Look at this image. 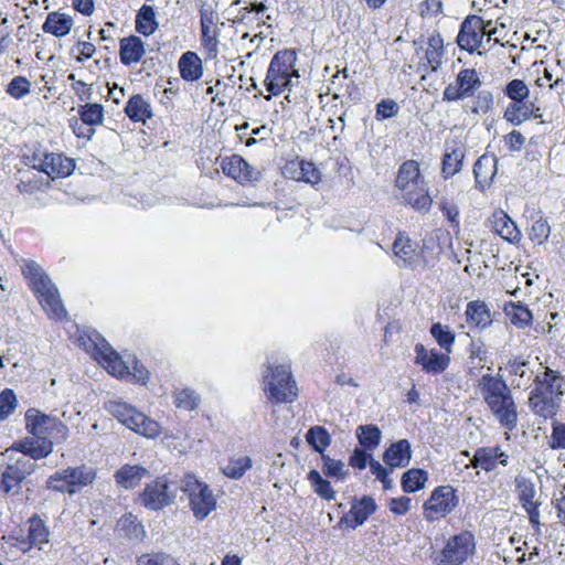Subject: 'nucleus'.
Instances as JSON below:
<instances>
[{"label": "nucleus", "mask_w": 565, "mask_h": 565, "mask_svg": "<svg viewBox=\"0 0 565 565\" xmlns=\"http://www.w3.org/2000/svg\"><path fill=\"white\" fill-rule=\"evenodd\" d=\"M174 397V403L177 407L186 411L195 409L200 403V396L193 390L190 388H183L181 391H178Z\"/></svg>", "instance_id": "46"}, {"label": "nucleus", "mask_w": 565, "mask_h": 565, "mask_svg": "<svg viewBox=\"0 0 565 565\" xmlns=\"http://www.w3.org/2000/svg\"><path fill=\"white\" fill-rule=\"evenodd\" d=\"M412 458L411 444L401 439L390 446L384 452V462L393 470L397 467H406Z\"/></svg>", "instance_id": "25"}, {"label": "nucleus", "mask_w": 565, "mask_h": 565, "mask_svg": "<svg viewBox=\"0 0 565 565\" xmlns=\"http://www.w3.org/2000/svg\"><path fill=\"white\" fill-rule=\"evenodd\" d=\"M138 565H180L170 554L158 552L142 554L137 558Z\"/></svg>", "instance_id": "47"}, {"label": "nucleus", "mask_w": 565, "mask_h": 565, "mask_svg": "<svg viewBox=\"0 0 565 565\" xmlns=\"http://www.w3.org/2000/svg\"><path fill=\"white\" fill-rule=\"evenodd\" d=\"M505 94L509 98L514 100H523L531 97V93L526 84L521 79L511 81L505 87Z\"/></svg>", "instance_id": "52"}, {"label": "nucleus", "mask_w": 565, "mask_h": 565, "mask_svg": "<svg viewBox=\"0 0 565 565\" xmlns=\"http://www.w3.org/2000/svg\"><path fill=\"white\" fill-rule=\"evenodd\" d=\"M12 451H19L23 454V457L35 462L39 459L47 457L53 451V443L51 439L46 438L25 437L13 443L12 446L6 450V454Z\"/></svg>", "instance_id": "17"}, {"label": "nucleus", "mask_w": 565, "mask_h": 565, "mask_svg": "<svg viewBox=\"0 0 565 565\" xmlns=\"http://www.w3.org/2000/svg\"><path fill=\"white\" fill-rule=\"evenodd\" d=\"M72 159L60 153H46L40 163V170L51 178H64L74 170Z\"/></svg>", "instance_id": "23"}, {"label": "nucleus", "mask_w": 565, "mask_h": 565, "mask_svg": "<svg viewBox=\"0 0 565 565\" xmlns=\"http://www.w3.org/2000/svg\"><path fill=\"white\" fill-rule=\"evenodd\" d=\"M31 83L23 76H15L7 87V93L14 98H22L30 93Z\"/></svg>", "instance_id": "53"}, {"label": "nucleus", "mask_w": 565, "mask_h": 565, "mask_svg": "<svg viewBox=\"0 0 565 565\" xmlns=\"http://www.w3.org/2000/svg\"><path fill=\"white\" fill-rule=\"evenodd\" d=\"M515 483L519 500L523 508L539 503V501L535 499L536 491L534 484L530 480L525 479L524 477H518L515 479Z\"/></svg>", "instance_id": "40"}, {"label": "nucleus", "mask_w": 565, "mask_h": 565, "mask_svg": "<svg viewBox=\"0 0 565 565\" xmlns=\"http://www.w3.org/2000/svg\"><path fill=\"white\" fill-rule=\"evenodd\" d=\"M479 390L498 422L508 430H513L518 424V412L507 384L499 377L486 374L479 380Z\"/></svg>", "instance_id": "2"}, {"label": "nucleus", "mask_w": 565, "mask_h": 565, "mask_svg": "<svg viewBox=\"0 0 565 565\" xmlns=\"http://www.w3.org/2000/svg\"><path fill=\"white\" fill-rule=\"evenodd\" d=\"M430 333L440 348L445 349L448 353L451 352L455 335L448 327L443 326L441 323H434L430 328Z\"/></svg>", "instance_id": "43"}, {"label": "nucleus", "mask_w": 565, "mask_h": 565, "mask_svg": "<svg viewBox=\"0 0 565 565\" xmlns=\"http://www.w3.org/2000/svg\"><path fill=\"white\" fill-rule=\"evenodd\" d=\"M95 479L92 468L85 466L70 467L56 471L46 480V487L57 492L74 494L82 488L90 484Z\"/></svg>", "instance_id": "11"}, {"label": "nucleus", "mask_w": 565, "mask_h": 565, "mask_svg": "<svg viewBox=\"0 0 565 565\" xmlns=\"http://www.w3.org/2000/svg\"><path fill=\"white\" fill-rule=\"evenodd\" d=\"M495 161L488 157H480L475 163L473 173L478 182L487 181L488 169L494 168Z\"/></svg>", "instance_id": "58"}, {"label": "nucleus", "mask_w": 565, "mask_h": 565, "mask_svg": "<svg viewBox=\"0 0 565 565\" xmlns=\"http://www.w3.org/2000/svg\"><path fill=\"white\" fill-rule=\"evenodd\" d=\"M149 476V470L140 465H124L114 475L116 484L125 490L135 489Z\"/></svg>", "instance_id": "24"}, {"label": "nucleus", "mask_w": 565, "mask_h": 565, "mask_svg": "<svg viewBox=\"0 0 565 565\" xmlns=\"http://www.w3.org/2000/svg\"><path fill=\"white\" fill-rule=\"evenodd\" d=\"M415 363L430 374L444 372L450 362V358L446 353L438 352L437 350H427L422 343L415 345Z\"/></svg>", "instance_id": "18"}, {"label": "nucleus", "mask_w": 565, "mask_h": 565, "mask_svg": "<svg viewBox=\"0 0 565 565\" xmlns=\"http://www.w3.org/2000/svg\"><path fill=\"white\" fill-rule=\"evenodd\" d=\"M175 499V487L164 477L147 483L139 493L140 502L149 510L158 511L170 505Z\"/></svg>", "instance_id": "13"}, {"label": "nucleus", "mask_w": 565, "mask_h": 565, "mask_svg": "<svg viewBox=\"0 0 565 565\" xmlns=\"http://www.w3.org/2000/svg\"><path fill=\"white\" fill-rule=\"evenodd\" d=\"M492 231L510 243H518L521 239V233L515 223L503 210H495L488 220Z\"/></svg>", "instance_id": "22"}, {"label": "nucleus", "mask_w": 565, "mask_h": 565, "mask_svg": "<svg viewBox=\"0 0 565 565\" xmlns=\"http://www.w3.org/2000/svg\"><path fill=\"white\" fill-rule=\"evenodd\" d=\"M252 467V458L248 456L231 457L227 465L222 467V472L231 479H241Z\"/></svg>", "instance_id": "34"}, {"label": "nucleus", "mask_w": 565, "mask_h": 565, "mask_svg": "<svg viewBox=\"0 0 565 565\" xmlns=\"http://www.w3.org/2000/svg\"><path fill=\"white\" fill-rule=\"evenodd\" d=\"M395 186L401 191L405 203L419 212H428L433 200L427 185L420 175L419 164L415 160L403 162L398 169Z\"/></svg>", "instance_id": "3"}, {"label": "nucleus", "mask_w": 565, "mask_h": 565, "mask_svg": "<svg viewBox=\"0 0 565 565\" xmlns=\"http://www.w3.org/2000/svg\"><path fill=\"white\" fill-rule=\"evenodd\" d=\"M534 384L529 396L531 409L544 418L552 417L565 395V377L558 371L544 366L543 371L535 375Z\"/></svg>", "instance_id": "1"}, {"label": "nucleus", "mask_w": 565, "mask_h": 565, "mask_svg": "<svg viewBox=\"0 0 565 565\" xmlns=\"http://www.w3.org/2000/svg\"><path fill=\"white\" fill-rule=\"evenodd\" d=\"M548 445L552 449H565V424H553V430Z\"/></svg>", "instance_id": "59"}, {"label": "nucleus", "mask_w": 565, "mask_h": 565, "mask_svg": "<svg viewBox=\"0 0 565 565\" xmlns=\"http://www.w3.org/2000/svg\"><path fill=\"white\" fill-rule=\"evenodd\" d=\"M481 85L479 76L473 68L461 70L455 82L446 86L443 98L448 102H455L473 95L475 90Z\"/></svg>", "instance_id": "14"}, {"label": "nucleus", "mask_w": 565, "mask_h": 565, "mask_svg": "<svg viewBox=\"0 0 565 565\" xmlns=\"http://www.w3.org/2000/svg\"><path fill=\"white\" fill-rule=\"evenodd\" d=\"M126 376H131L136 382L145 384L148 380V372L138 361H134L132 370H129V374Z\"/></svg>", "instance_id": "63"}, {"label": "nucleus", "mask_w": 565, "mask_h": 565, "mask_svg": "<svg viewBox=\"0 0 565 565\" xmlns=\"http://www.w3.org/2000/svg\"><path fill=\"white\" fill-rule=\"evenodd\" d=\"M263 390L270 403L294 402L298 396V388L291 376L290 366L269 362L263 374Z\"/></svg>", "instance_id": "5"}, {"label": "nucleus", "mask_w": 565, "mask_h": 565, "mask_svg": "<svg viewBox=\"0 0 565 565\" xmlns=\"http://www.w3.org/2000/svg\"><path fill=\"white\" fill-rule=\"evenodd\" d=\"M22 273L47 315L53 319L64 318L66 310L62 305L57 288L42 268L35 262L30 260L22 267Z\"/></svg>", "instance_id": "4"}, {"label": "nucleus", "mask_w": 565, "mask_h": 565, "mask_svg": "<svg viewBox=\"0 0 565 565\" xmlns=\"http://www.w3.org/2000/svg\"><path fill=\"white\" fill-rule=\"evenodd\" d=\"M463 156V151L460 148L451 150L447 148L441 167L445 178L452 177L461 170Z\"/></svg>", "instance_id": "36"}, {"label": "nucleus", "mask_w": 565, "mask_h": 565, "mask_svg": "<svg viewBox=\"0 0 565 565\" xmlns=\"http://www.w3.org/2000/svg\"><path fill=\"white\" fill-rule=\"evenodd\" d=\"M306 439L319 452H322L331 441L329 433L321 426L311 427L306 435Z\"/></svg>", "instance_id": "41"}, {"label": "nucleus", "mask_w": 565, "mask_h": 565, "mask_svg": "<svg viewBox=\"0 0 565 565\" xmlns=\"http://www.w3.org/2000/svg\"><path fill=\"white\" fill-rule=\"evenodd\" d=\"M202 42L210 55L215 56L217 53V32L216 29H202Z\"/></svg>", "instance_id": "60"}, {"label": "nucleus", "mask_w": 565, "mask_h": 565, "mask_svg": "<svg viewBox=\"0 0 565 565\" xmlns=\"http://www.w3.org/2000/svg\"><path fill=\"white\" fill-rule=\"evenodd\" d=\"M145 52V43L140 38L131 35L120 40L119 56L124 65L139 62Z\"/></svg>", "instance_id": "26"}, {"label": "nucleus", "mask_w": 565, "mask_h": 565, "mask_svg": "<svg viewBox=\"0 0 565 565\" xmlns=\"http://www.w3.org/2000/svg\"><path fill=\"white\" fill-rule=\"evenodd\" d=\"M125 113L131 120L142 122L152 116L150 104L141 95L130 97L125 107Z\"/></svg>", "instance_id": "31"}, {"label": "nucleus", "mask_w": 565, "mask_h": 565, "mask_svg": "<svg viewBox=\"0 0 565 565\" xmlns=\"http://www.w3.org/2000/svg\"><path fill=\"white\" fill-rule=\"evenodd\" d=\"M181 77L185 81H196L202 75V62L194 52H185L179 60Z\"/></svg>", "instance_id": "29"}, {"label": "nucleus", "mask_w": 565, "mask_h": 565, "mask_svg": "<svg viewBox=\"0 0 565 565\" xmlns=\"http://www.w3.org/2000/svg\"><path fill=\"white\" fill-rule=\"evenodd\" d=\"M467 322L477 328L484 329L492 323V316L488 306L480 300L470 301L466 308Z\"/></svg>", "instance_id": "28"}, {"label": "nucleus", "mask_w": 565, "mask_h": 565, "mask_svg": "<svg viewBox=\"0 0 565 565\" xmlns=\"http://www.w3.org/2000/svg\"><path fill=\"white\" fill-rule=\"evenodd\" d=\"M507 143L510 150L519 151L525 142V138L520 131L513 130L507 137Z\"/></svg>", "instance_id": "62"}, {"label": "nucleus", "mask_w": 565, "mask_h": 565, "mask_svg": "<svg viewBox=\"0 0 565 565\" xmlns=\"http://www.w3.org/2000/svg\"><path fill=\"white\" fill-rule=\"evenodd\" d=\"M17 396L12 390H4L0 394V422L7 419L15 409Z\"/></svg>", "instance_id": "50"}, {"label": "nucleus", "mask_w": 565, "mask_h": 565, "mask_svg": "<svg viewBox=\"0 0 565 565\" xmlns=\"http://www.w3.org/2000/svg\"><path fill=\"white\" fill-rule=\"evenodd\" d=\"M493 105V96L489 90H481L473 100L471 111L475 114H487Z\"/></svg>", "instance_id": "55"}, {"label": "nucleus", "mask_w": 565, "mask_h": 565, "mask_svg": "<svg viewBox=\"0 0 565 565\" xmlns=\"http://www.w3.org/2000/svg\"><path fill=\"white\" fill-rule=\"evenodd\" d=\"M308 480L310 481L315 492L322 499H334V491L331 488L330 482L323 479L317 470H311L308 473Z\"/></svg>", "instance_id": "42"}, {"label": "nucleus", "mask_w": 565, "mask_h": 565, "mask_svg": "<svg viewBox=\"0 0 565 565\" xmlns=\"http://www.w3.org/2000/svg\"><path fill=\"white\" fill-rule=\"evenodd\" d=\"M375 510L376 504L374 499L363 497L360 501H355L352 504L350 512L341 518L339 525L355 529L362 525Z\"/></svg>", "instance_id": "20"}, {"label": "nucleus", "mask_w": 565, "mask_h": 565, "mask_svg": "<svg viewBox=\"0 0 565 565\" xmlns=\"http://www.w3.org/2000/svg\"><path fill=\"white\" fill-rule=\"evenodd\" d=\"M551 234V227L546 220L540 217L534 221L530 230V238L532 242L541 245L543 244Z\"/></svg>", "instance_id": "51"}, {"label": "nucleus", "mask_w": 565, "mask_h": 565, "mask_svg": "<svg viewBox=\"0 0 565 565\" xmlns=\"http://www.w3.org/2000/svg\"><path fill=\"white\" fill-rule=\"evenodd\" d=\"M530 117H542L541 108L535 105L531 97L512 102L504 111V118L515 126L521 125Z\"/></svg>", "instance_id": "21"}, {"label": "nucleus", "mask_w": 565, "mask_h": 565, "mask_svg": "<svg viewBox=\"0 0 565 565\" xmlns=\"http://www.w3.org/2000/svg\"><path fill=\"white\" fill-rule=\"evenodd\" d=\"M356 437L365 450H373L380 444L381 430L374 425L359 426Z\"/></svg>", "instance_id": "39"}, {"label": "nucleus", "mask_w": 565, "mask_h": 565, "mask_svg": "<svg viewBox=\"0 0 565 565\" xmlns=\"http://www.w3.org/2000/svg\"><path fill=\"white\" fill-rule=\"evenodd\" d=\"M428 475L422 469H409L402 477L403 490L407 493H413L424 488Z\"/></svg>", "instance_id": "37"}, {"label": "nucleus", "mask_w": 565, "mask_h": 565, "mask_svg": "<svg viewBox=\"0 0 565 565\" xmlns=\"http://www.w3.org/2000/svg\"><path fill=\"white\" fill-rule=\"evenodd\" d=\"M100 355L102 363L110 374L118 377H126V375L129 374V366L111 348L104 345L100 350Z\"/></svg>", "instance_id": "30"}, {"label": "nucleus", "mask_w": 565, "mask_h": 565, "mask_svg": "<svg viewBox=\"0 0 565 565\" xmlns=\"http://www.w3.org/2000/svg\"><path fill=\"white\" fill-rule=\"evenodd\" d=\"M36 469V463L25 457H19L8 463L1 475V487L6 493L18 489L20 483L32 475Z\"/></svg>", "instance_id": "16"}, {"label": "nucleus", "mask_w": 565, "mask_h": 565, "mask_svg": "<svg viewBox=\"0 0 565 565\" xmlns=\"http://www.w3.org/2000/svg\"><path fill=\"white\" fill-rule=\"evenodd\" d=\"M398 113V105L393 99H383L376 106V118L379 120L392 118Z\"/></svg>", "instance_id": "57"}, {"label": "nucleus", "mask_w": 565, "mask_h": 565, "mask_svg": "<svg viewBox=\"0 0 565 565\" xmlns=\"http://www.w3.org/2000/svg\"><path fill=\"white\" fill-rule=\"evenodd\" d=\"M299 167H300L299 179H301L305 182L310 183L312 185H315L321 181V174L312 162L301 161L299 163Z\"/></svg>", "instance_id": "56"}, {"label": "nucleus", "mask_w": 565, "mask_h": 565, "mask_svg": "<svg viewBox=\"0 0 565 565\" xmlns=\"http://www.w3.org/2000/svg\"><path fill=\"white\" fill-rule=\"evenodd\" d=\"M495 456H498V447H481L478 448L466 468H480L487 472L495 469Z\"/></svg>", "instance_id": "32"}, {"label": "nucleus", "mask_w": 565, "mask_h": 565, "mask_svg": "<svg viewBox=\"0 0 565 565\" xmlns=\"http://www.w3.org/2000/svg\"><path fill=\"white\" fill-rule=\"evenodd\" d=\"M78 55L76 60L78 62H83L86 58H89L95 53V45L90 42H79L76 46Z\"/></svg>", "instance_id": "64"}, {"label": "nucleus", "mask_w": 565, "mask_h": 565, "mask_svg": "<svg viewBox=\"0 0 565 565\" xmlns=\"http://www.w3.org/2000/svg\"><path fill=\"white\" fill-rule=\"evenodd\" d=\"M73 24V19L70 15L54 11L47 14L42 29L45 33L62 38L70 33Z\"/></svg>", "instance_id": "27"}, {"label": "nucleus", "mask_w": 565, "mask_h": 565, "mask_svg": "<svg viewBox=\"0 0 565 565\" xmlns=\"http://www.w3.org/2000/svg\"><path fill=\"white\" fill-rule=\"evenodd\" d=\"M117 526L118 531H120L125 536H127L130 540L140 541L145 536L143 526L131 514L121 516L118 521Z\"/></svg>", "instance_id": "38"}, {"label": "nucleus", "mask_w": 565, "mask_h": 565, "mask_svg": "<svg viewBox=\"0 0 565 565\" xmlns=\"http://www.w3.org/2000/svg\"><path fill=\"white\" fill-rule=\"evenodd\" d=\"M527 366V361L514 360L509 363L510 373L518 377V380H513V383H515L518 387H520L521 385H525L531 381L533 372L530 371Z\"/></svg>", "instance_id": "45"}, {"label": "nucleus", "mask_w": 565, "mask_h": 565, "mask_svg": "<svg viewBox=\"0 0 565 565\" xmlns=\"http://www.w3.org/2000/svg\"><path fill=\"white\" fill-rule=\"evenodd\" d=\"M456 490L450 486L436 488L424 503V516L433 522L445 518L458 505Z\"/></svg>", "instance_id": "12"}, {"label": "nucleus", "mask_w": 565, "mask_h": 565, "mask_svg": "<svg viewBox=\"0 0 565 565\" xmlns=\"http://www.w3.org/2000/svg\"><path fill=\"white\" fill-rule=\"evenodd\" d=\"M223 172L239 183L252 182L258 179L259 172L241 156L234 154L222 161Z\"/></svg>", "instance_id": "19"}, {"label": "nucleus", "mask_w": 565, "mask_h": 565, "mask_svg": "<svg viewBox=\"0 0 565 565\" xmlns=\"http://www.w3.org/2000/svg\"><path fill=\"white\" fill-rule=\"evenodd\" d=\"M476 550L475 536L468 531L450 536L445 546L433 555L435 565H461Z\"/></svg>", "instance_id": "8"}, {"label": "nucleus", "mask_w": 565, "mask_h": 565, "mask_svg": "<svg viewBox=\"0 0 565 565\" xmlns=\"http://www.w3.org/2000/svg\"><path fill=\"white\" fill-rule=\"evenodd\" d=\"M182 490L186 493L190 508L198 520L205 519L216 509V498L206 483L199 481L193 476H186L182 480Z\"/></svg>", "instance_id": "10"}, {"label": "nucleus", "mask_w": 565, "mask_h": 565, "mask_svg": "<svg viewBox=\"0 0 565 565\" xmlns=\"http://www.w3.org/2000/svg\"><path fill=\"white\" fill-rule=\"evenodd\" d=\"M322 472L330 478H335L337 480H343L348 473L345 469V465L341 460H334L329 456H322Z\"/></svg>", "instance_id": "44"}, {"label": "nucleus", "mask_w": 565, "mask_h": 565, "mask_svg": "<svg viewBox=\"0 0 565 565\" xmlns=\"http://www.w3.org/2000/svg\"><path fill=\"white\" fill-rule=\"evenodd\" d=\"M158 28L154 10L150 6H143L136 19V29L139 33L149 36Z\"/></svg>", "instance_id": "35"}, {"label": "nucleus", "mask_w": 565, "mask_h": 565, "mask_svg": "<svg viewBox=\"0 0 565 565\" xmlns=\"http://www.w3.org/2000/svg\"><path fill=\"white\" fill-rule=\"evenodd\" d=\"M388 508L396 515L406 514L411 509V499L407 497L392 498Z\"/></svg>", "instance_id": "61"}, {"label": "nucleus", "mask_w": 565, "mask_h": 565, "mask_svg": "<svg viewBox=\"0 0 565 565\" xmlns=\"http://www.w3.org/2000/svg\"><path fill=\"white\" fill-rule=\"evenodd\" d=\"M105 408L122 425L141 436L154 438L159 435L160 427L157 422L148 418L125 402L111 399L105 403Z\"/></svg>", "instance_id": "7"}, {"label": "nucleus", "mask_w": 565, "mask_h": 565, "mask_svg": "<svg viewBox=\"0 0 565 565\" xmlns=\"http://www.w3.org/2000/svg\"><path fill=\"white\" fill-rule=\"evenodd\" d=\"M25 428L31 435L41 439L66 440L70 435L67 426L58 418L46 415L35 408L26 411Z\"/></svg>", "instance_id": "9"}, {"label": "nucleus", "mask_w": 565, "mask_h": 565, "mask_svg": "<svg viewBox=\"0 0 565 565\" xmlns=\"http://www.w3.org/2000/svg\"><path fill=\"white\" fill-rule=\"evenodd\" d=\"M507 315L510 317L511 322L519 327L529 324L532 320L531 311L521 303H512L510 308H505Z\"/></svg>", "instance_id": "48"}, {"label": "nucleus", "mask_w": 565, "mask_h": 565, "mask_svg": "<svg viewBox=\"0 0 565 565\" xmlns=\"http://www.w3.org/2000/svg\"><path fill=\"white\" fill-rule=\"evenodd\" d=\"M394 255L406 263L412 258L414 253V248L408 238H404L403 236H397L393 244Z\"/></svg>", "instance_id": "54"}, {"label": "nucleus", "mask_w": 565, "mask_h": 565, "mask_svg": "<svg viewBox=\"0 0 565 565\" xmlns=\"http://www.w3.org/2000/svg\"><path fill=\"white\" fill-rule=\"evenodd\" d=\"M484 36V20L478 15H468L461 23L457 43L462 50L475 52L482 45Z\"/></svg>", "instance_id": "15"}, {"label": "nucleus", "mask_w": 565, "mask_h": 565, "mask_svg": "<svg viewBox=\"0 0 565 565\" xmlns=\"http://www.w3.org/2000/svg\"><path fill=\"white\" fill-rule=\"evenodd\" d=\"M49 529L42 519L33 516L29 520V540L32 545L42 550L49 543Z\"/></svg>", "instance_id": "33"}, {"label": "nucleus", "mask_w": 565, "mask_h": 565, "mask_svg": "<svg viewBox=\"0 0 565 565\" xmlns=\"http://www.w3.org/2000/svg\"><path fill=\"white\" fill-rule=\"evenodd\" d=\"M79 115L83 122L87 125H99L104 118L103 107L99 104H86Z\"/></svg>", "instance_id": "49"}, {"label": "nucleus", "mask_w": 565, "mask_h": 565, "mask_svg": "<svg viewBox=\"0 0 565 565\" xmlns=\"http://www.w3.org/2000/svg\"><path fill=\"white\" fill-rule=\"evenodd\" d=\"M296 53L294 51H279L270 61L265 79L266 89L273 95H279L292 85V77H298L295 70Z\"/></svg>", "instance_id": "6"}]
</instances>
